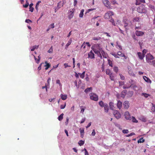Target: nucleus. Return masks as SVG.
I'll return each mask as SVG.
<instances>
[{
    "instance_id": "1",
    "label": "nucleus",
    "mask_w": 155,
    "mask_h": 155,
    "mask_svg": "<svg viewBox=\"0 0 155 155\" xmlns=\"http://www.w3.org/2000/svg\"><path fill=\"white\" fill-rule=\"evenodd\" d=\"M129 83L130 84V87H131L135 91H137L138 90H140L142 88L141 87H138L134 81L131 80L129 81Z\"/></svg>"
},
{
    "instance_id": "2",
    "label": "nucleus",
    "mask_w": 155,
    "mask_h": 155,
    "mask_svg": "<svg viewBox=\"0 0 155 155\" xmlns=\"http://www.w3.org/2000/svg\"><path fill=\"white\" fill-rule=\"evenodd\" d=\"M138 12L141 13H145L147 12V8L144 5H141L138 7L137 9Z\"/></svg>"
},
{
    "instance_id": "3",
    "label": "nucleus",
    "mask_w": 155,
    "mask_h": 155,
    "mask_svg": "<svg viewBox=\"0 0 155 155\" xmlns=\"http://www.w3.org/2000/svg\"><path fill=\"white\" fill-rule=\"evenodd\" d=\"M89 95L91 100L95 101H97L98 100V96L95 94L92 93L90 94Z\"/></svg>"
},
{
    "instance_id": "4",
    "label": "nucleus",
    "mask_w": 155,
    "mask_h": 155,
    "mask_svg": "<svg viewBox=\"0 0 155 155\" xmlns=\"http://www.w3.org/2000/svg\"><path fill=\"white\" fill-rule=\"evenodd\" d=\"M114 15V13L113 12L109 11L105 14L104 18L105 19H108Z\"/></svg>"
},
{
    "instance_id": "5",
    "label": "nucleus",
    "mask_w": 155,
    "mask_h": 155,
    "mask_svg": "<svg viewBox=\"0 0 155 155\" xmlns=\"http://www.w3.org/2000/svg\"><path fill=\"white\" fill-rule=\"evenodd\" d=\"M102 2L104 5L105 6L108 8H111L110 3L108 0H102Z\"/></svg>"
},
{
    "instance_id": "6",
    "label": "nucleus",
    "mask_w": 155,
    "mask_h": 155,
    "mask_svg": "<svg viewBox=\"0 0 155 155\" xmlns=\"http://www.w3.org/2000/svg\"><path fill=\"white\" fill-rule=\"evenodd\" d=\"M113 114L115 117L117 119H119L121 117V114L117 110H114Z\"/></svg>"
},
{
    "instance_id": "7",
    "label": "nucleus",
    "mask_w": 155,
    "mask_h": 155,
    "mask_svg": "<svg viewBox=\"0 0 155 155\" xmlns=\"http://www.w3.org/2000/svg\"><path fill=\"white\" fill-rule=\"evenodd\" d=\"M146 57V61L148 62H149L150 61L152 60L154 58L153 56L149 54H147Z\"/></svg>"
},
{
    "instance_id": "8",
    "label": "nucleus",
    "mask_w": 155,
    "mask_h": 155,
    "mask_svg": "<svg viewBox=\"0 0 155 155\" xmlns=\"http://www.w3.org/2000/svg\"><path fill=\"white\" fill-rule=\"evenodd\" d=\"M94 47L96 48L97 49H98V51L101 53V54H102L104 53V51L102 50V49L100 46L98 44L95 45L94 46Z\"/></svg>"
},
{
    "instance_id": "9",
    "label": "nucleus",
    "mask_w": 155,
    "mask_h": 155,
    "mask_svg": "<svg viewBox=\"0 0 155 155\" xmlns=\"http://www.w3.org/2000/svg\"><path fill=\"white\" fill-rule=\"evenodd\" d=\"M117 55L120 56V57H123V60H124L126 59L127 57L125 55V54L124 53H122L121 51H119L117 52Z\"/></svg>"
},
{
    "instance_id": "10",
    "label": "nucleus",
    "mask_w": 155,
    "mask_h": 155,
    "mask_svg": "<svg viewBox=\"0 0 155 155\" xmlns=\"http://www.w3.org/2000/svg\"><path fill=\"white\" fill-rule=\"evenodd\" d=\"M125 118L127 120H129L130 119V116L129 113L127 111H126L124 113Z\"/></svg>"
},
{
    "instance_id": "11",
    "label": "nucleus",
    "mask_w": 155,
    "mask_h": 155,
    "mask_svg": "<svg viewBox=\"0 0 155 155\" xmlns=\"http://www.w3.org/2000/svg\"><path fill=\"white\" fill-rule=\"evenodd\" d=\"M129 103L127 101H125L123 103V105L125 108L128 109L129 107Z\"/></svg>"
},
{
    "instance_id": "12",
    "label": "nucleus",
    "mask_w": 155,
    "mask_h": 155,
    "mask_svg": "<svg viewBox=\"0 0 155 155\" xmlns=\"http://www.w3.org/2000/svg\"><path fill=\"white\" fill-rule=\"evenodd\" d=\"M88 58L91 59H93L94 58V54L93 52L92 51H91L88 54Z\"/></svg>"
},
{
    "instance_id": "13",
    "label": "nucleus",
    "mask_w": 155,
    "mask_h": 155,
    "mask_svg": "<svg viewBox=\"0 0 155 155\" xmlns=\"http://www.w3.org/2000/svg\"><path fill=\"white\" fill-rule=\"evenodd\" d=\"M91 49L93 50L95 54H97V55H99V54L101 53L99 51L96 49L95 47L92 46L91 47Z\"/></svg>"
},
{
    "instance_id": "14",
    "label": "nucleus",
    "mask_w": 155,
    "mask_h": 155,
    "mask_svg": "<svg viewBox=\"0 0 155 155\" xmlns=\"http://www.w3.org/2000/svg\"><path fill=\"white\" fill-rule=\"evenodd\" d=\"M137 54L140 60H142L145 56V54H143L141 52H138L137 53Z\"/></svg>"
},
{
    "instance_id": "15",
    "label": "nucleus",
    "mask_w": 155,
    "mask_h": 155,
    "mask_svg": "<svg viewBox=\"0 0 155 155\" xmlns=\"http://www.w3.org/2000/svg\"><path fill=\"white\" fill-rule=\"evenodd\" d=\"M74 10L72 9L71 11H70V12L71 13L68 15V18L69 19H70L72 18L74 16Z\"/></svg>"
},
{
    "instance_id": "16",
    "label": "nucleus",
    "mask_w": 155,
    "mask_h": 155,
    "mask_svg": "<svg viewBox=\"0 0 155 155\" xmlns=\"http://www.w3.org/2000/svg\"><path fill=\"white\" fill-rule=\"evenodd\" d=\"M135 34L137 36H141L143 35L144 33L142 31H136Z\"/></svg>"
},
{
    "instance_id": "17",
    "label": "nucleus",
    "mask_w": 155,
    "mask_h": 155,
    "mask_svg": "<svg viewBox=\"0 0 155 155\" xmlns=\"http://www.w3.org/2000/svg\"><path fill=\"white\" fill-rule=\"evenodd\" d=\"M143 78L145 81L149 83H151V81L149 78L147 77L146 76H143Z\"/></svg>"
},
{
    "instance_id": "18",
    "label": "nucleus",
    "mask_w": 155,
    "mask_h": 155,
    "mask_svg": "<svg viewBox=\"0 0 155 155\" xmlns=\"http://www.w3.org/2000/svg\"><path fill=\"white\" fill-rule=\"evenodd\" d=\"M127 91L126 90H124L121 93L120 97L123 98H124L126 94H127Z\"/></svg>"
},
{
    "instance_id": "19",
    "label": "nucleus",
    "mask_w": 155,
    "mask_h": 155,
    "mask_svg": "<svg viewBox=\"0 0 155 155\" xmlns=\"http://www.w3.org/2000/svg\"><path fill=\"white\" fill-rule=\"evenodd\" d=\"M122 102L120 101H118L117 106L118 108L119 109H121L122 106Z\"/></svg>"
},
{
    "instance_id": "20",
    "label": "nucleus",
    "mask_w": 155,
    "mask_h": 155,
    "mask_svg": "<svg viewBox=\"0 0 155 155\" xmlns=\"http://www.w3.org/2000/svg\"><path fill=\"white\" fill-rule=\"evenodd\" d=\"M79 130L80 132L81 137L83 138L84 134V130L83 128L81 129L80 128L79 129Z\"/></svg>"
},
{
    "instance_id": "21",
    "label": "nucleus",
    "mask_w": 155,
    "mask_h": 155,
    "mask_svg": "<svg viewBox=\"0 0 155 155\" xmlns=\"http://www.w3.org/2000/svg\"><path fill=\"white\" fill-rule=\"evenodd\" d=\"M45 63L46 64V65H45V66L46 67L45 69L46 70H47L50 67L51 65L49 63H48L47 61H45Z\"/></svg>"
},
{
    "instance_id": "22",
    "label": "nucleus",
    "mask_w": 155,
    "mask_h": 155,
    "mask_svg": "<svg viewBox=\"0 0 155 155\" xmlns=\"http://www.w3.org/2000/svg\"><path fill=\"white\" fill-rule=\"evenodd\" d=\"M60 96L61 98L63 100H65L67 97V95L66 94H61Z\"/></svg>"
},
{
    "instance_id": "23",
    "label": "nucleus",
    "mask_w": 155,
    "mask_h": 155,
    "mask_svg": "<svg viewBox=\"0 0 155 155\" xmlns=\"http://www.w3.org/2000/svg\"><path fill=\"white\" fill-rule=\"evenodd\" d=\"M33 56L34 58L35 59L36 61V63H37V64H38L40 62V61L41 59V58L40 57V55H39L38 56V59L36 58L35 55H33Z\"/></svg>"
},
{
    "instance_id": "24",
    "label": "nucleus",
    "mask_w": 155,
    "mask_h": 155,
    "mask_svg": "<svg viewBox=\"0 0 155 155\" xmlns=\"http://www.w3.org/2000/svg\"><path fill=\"white\" fill-rule=\"evenodd\" d=\"M109 104L110 109L112 110H114V103L112 102H110Z\"/></svg>"
},
{
    "instance_id": "25",
    "label": "nucleus",
    "mask_w": 155,
    "mask_h": 155,
    "mask_svg": "<svg viewBox=\"0 0 155 155\" xmlns=\"http://www.w3.org/2000/svg\"><path fill=\"white\" fill-rule=\"evenodd\" d=\"M33 4L32 3H31L29 5V11L31 12H33V11L34 8L32 7Z\"/></svg>"
},
{
    "instance_id": "26",
    "label": "nucleus",
    "mask_w": 155,
    "mask_h": 155,
    "mask_svg": "<svg viewBox=\"0 0 155 155\" xmlns=\"http://www.w3.org/2000/svg\"><path fill=\"white\" fill-rule=\"evenodd\" d=\"M63 2H58V8H61V7H62L63 6Z\"/></svg>"
},
{
    "instance_id": "27",
    "label": "nucleus",
    "mask_w": 155,
    "mask_h": 155,
    "mask_svg": "<svg viewBox=\"0 0 155 155\" xmlns=\"http://www.w3.org/2000/svg\"><path fill=\"white\" fill-rule=\"evenodd\" d=\"M140 2L143 3H145V0H136V5H138L140 4Z\"/></svg>"
},
{
    "instance_id": "28",
    "label": "nucleus",
    "mask_w": 155,
    "mask_h": 155,
    "mask_svg": "<svg viewBox=\"0 0 155 155\" xmlns=\"http://www.w3.org/2000/svg\"><path fill=\"white\" fill-rule=\"evenodd\" d=\"M72 42V40L71 39H70V40L68 41V43L66 45V48H68L69 45H70L71 43Z\"/></svg>"
},
{
    "instance_id": "29",
    "label": "nucleus",
    "mask_w": 155,
    "mask_h": 155,
    "mask_svg": "<svg viewBox=\"0 0 155 155\" xmlns=\"http://www.w3.org/2000/svg\"><path fill=\"white\" fill-rule=\"evenodd\" d=\"M140 18L138 17H135L134 18L133 21L134 22H138L140 21Z\"/></svg>"
},
{
    "instance_id": "30",
    "label": "nucleus",
    "mask_w": 155,
    "mask_h": 155,
    "mask_svg": "<svg viewBox=\"0 0 155 155\" xmlns=\"http://www.w3.org/2000/svg\"><path fill=\"white\" fill-rule=\"evenodd\" d=\"M105 112H107L109 110V107L107 104H105L104 107Z\"/></svg>"
},
{
    "instance_id": "31",
    "label": "nucleus",
    "mask_w": 155,
    "mask_h": 155,
    "mask_svg": "<svg viewBox=\"0 0 155 155\" xmlns=\"http://www.w3.org/2000/svg\"><path fill=\"white\" fill-rule=\"evenodd\" d=\"M140 120L144 122H146L147 121L146 118L144 117L143 116L141 117H140Z\"/></svg>"
},
{
    "instance_id": "32",
    "label": "nucleus",
    "mask_w": 155,
    "mask_h": 155,
    "mask_svg": "<svg viewBox=\"0 0 155 155\" xmlns=\"http://www.w3.org/2000/svg\"><path fill=\"white\" fill-rule=\"evenodd\" d=\"M145 140L143 139V137L140 138L138 140L137 142L138 143H143L144 142Z\"/></svg>"
},
{
    "instance_id": "33",
    "label": "nucleus",
    "mask_w": 155,
    "mask_h": 155,
    "mask_svg": "<svg viewBox=\"0 0 155 155\" xmlns=\"http://www.w3.org/2000/svg\"><path fill=\"white\" fill-rule=\"evenodd\" d=\"M84 9H82L80 12V13L79 14V16L80 18H82L83 17V15H84Z\"/></svg>"
},
{
    "instance_id": "34",
    "label": "nucleus",
    "mask_w": 155,
    "mask_h": 155,
    "mask_svg": "<svg viewBox=\"0 0 155 155\" xmlns=\"http://www.w3.org/2000/svg\"><path fill=\"white\" fill-rule=\"evenodd\" d=\"M85 72L84 71L82 74L78 73V74L80 75V76L81 78H84L85 76Z\"/></svg>"
},
{
    "instance_id": "35",
    "label": "nucleus",
    "mask_w": 155,
    "mask_h": 155,
    "mask_svg": "<svg viewBox=\"0 0 155 155\" xmlns=\"http://www.w3.org/2000/svg\"><path fill=\"white\" fill-rule=\"evenodd\" d=\"M64 115L63 113L61 114L58 117V120L61 121L63 119V116Z\"/></svg>"
},
{
    "instance_id": "36",
    "label": "nucleus",
    "mask_w": 155,
    "mask_h": 155,
    "mask_svg": "<svg viewBox=\"0 0 155 155\" xmlns=\"http://www.w3.org/2000/svg\"><path fill=\"white\" fill-rule=\"evenodd\" d=\"M41 1H38L36 4L35 8L37 11H38V6L39 5L40 3H41Z\"/></svg>"
},
{
    "instance_id": "37",
    "label": "nucleus",
    "mask_w": 155,
    "mask_h": 155,
    "mask_svg": "<svg viewBox=\"0 0 155 155\" xmlns=\"http://www.w3.org/2000/svg\"><path fill=\"white\" fill-rule=\"evenodd\" d=\"M92 89V87H88L85 90L84 92L85 93H87L88 92H90V91Z\"/></svg>"
},
{
    "instance_id": "38",
    "label": "nucleus",
    "mask_w": 155,
    "mask_h": 155,
    "mask_svg": "<svg viewBox=\"0 0 155 155\" xmlns=\"http://www.w3.org/2000/svg\"><path fill=\"white\" fill-rule=\"evenodd\" d=\"M106 74L109 75H110L112 74L110 70L109 69H107L106 70Z\"/></svg>"
},
{
    "instance_id": "39",
    "label": "nucleus",
    "mask_w": 155,
    "mask_h": 155,
    "mask_svg": "<svg viewBox=\"0 0 155 155\" xmlns=\"http://www.w3.org/2000/svg\"><path fill=\"white\" fill-rule=\"evenodd\" d=\"M110 78L112 81H114V76L113 74H112L109 75Z\"/></svg>"
},
{
    "instance_id": "40",
    "label": "nucleus",
    "mask_w": 155,
    "mask_h": 155,
    "mask_svg": "<svg viewBox=\"0 0 155 155\" xmlns=\"http://www.w3.org/2000/svg\"><path fill=\"white\" fill-rule=\"evenodd\" d=\"M142 95L143 96L147 98L149 96H150V95L148 94L147 93H142Z\"/></svg>"
},
{
    "instance_id": "41",
    "label": "nucleus",
    "mask_w": 155,
    "mask_h": 155,
    "mask_svg": "<svg viewBox=\"0 0 155 155\" xmlns=\"http://www.w3.org/2000/svg\"><path fill=\"white\" fill-rule=\"evenodd\" d=\"M112 55L114 56L116 58H119L117 54L115 53H110Z\"/></svg>"
},
{
    "instance_id": "42",
    "label": "nucleus",
    "mask_w": 155,
    "mask_h": 155,
    "mask_svg": "<svg viewBox=\"0 0 155 155\" xmlns=\"http://www.w3.org/2000/svg\"><path fill=\"white\" fill-rule=\"evenodd\" d=\"M78 143L80 146H81L84 144V141L82 140H81L79 141Z\"/></svg>"
},
{
    "instance_id": "43",
    "label": "nucleus",
    "mask_w": 155,
    "mask_h": 155,
    "mask_svg": "<svg viewBox=\"0 0 155 155\" xmlns=\"http://www.w3.org/2000/svg\"><path fill=\"white\" fill-rule=\"evenodd\" d=\"M101 38L100 37H94L92 38V39L94 40H100Z\"/></svg>"
},
{
    "instance_id": "44",
    "label": "nucleus",
    "mask_w": 155,
    "mask_h": 155,
    "mask_svg": "<svg viewBox=\"0 0 155 155\" xmlns=\"http://www.w3.org/2000/svg\"><path fill=\"white\" fill-rule=\"evenodd\" d=\"M152 107L151 110L153 112H155V105L153 103H152Z\"/></svg>"
},
{
    "instance_id": "45",
    "label": "nucleus",
    "mask_w": 155,
    "mask_h": 155,
    "mask_svg": "<svg viewBox=\"0 0 155 155\" xmlns=\"http://www.w3.org/2000/svg\"><path fill=\"white\" fill-rule=\"evenodd\" d=\"M99 103L100 105L102 107H104V106L105 105L102 101H100Z\"/></svg>"
},
{
    "instance_id": "46",
    "label": "nucleus",
    "mask_w": 155,
    "mask_h": 155,
    "mask_svg": "<svg viewBox=\"0 0 155 155\" xmlns=\"http://www.w3.org/2000/svg\"><path fill=\"white\" fill-rule=\"evenodd\" d=\"M132 121L134 123H137L138 121L136 119L135 117H132Z\"/></svg>"
},
{
    "instance_id": "47",
    "label": "nucleus",
    "mask_w": 155,
    "mask_h": 155,
    "mask_svg": "<svg viewBox=\"0 0 155 155\" xmlns=\"http://www.w3.org/2000/svg\"><path fill=\"white\" fill-rule=\"evenodd\" d=\"M128 72L129 74L130 75L134 76L135 75L134 74L133 72V71H131V69H130V70H129V71H128Z\"/></svg>"
},
{
    "instance_id": "48",
    "label": "nucleus",
    "mask_w": 155,
    "mask_h": 155,
    "mask_svg": "<svg viewBox=\"0 0 155 155\" xmlns=\"http://www.w3.org/2000/svg\"><path fill=\"white\" fill-rule=\"evenodd\" d=\"M38 46H36V45H35V46H34L33 47H32V48L31 49V51H34L35 49L36 48H38Z\"/></svg>"
},
{
    "instance_id": "49",
    "label": "nucleus",
    "mask_w": 155,
    "mask_h": 155,
    "mask_svg": "<svg viewBox=\"0 0 155 155\" xmlns=\"http://www.w3.org/2000/svg\"><path fill=\"white\" fill-rule=\"evenodd\" d=\"M81 110V113H82V114H83L84 112V111L85 109L84 108V107L83 106H81L80 107Z\"/></svg>"
},
{
    "instance_id": "50",
    "label": "nucleus",
    "mask_w": 155,
    "mask_h": 155,
    "mask_svg": "<svg viewBox=\"0 0 155 155\" xmlns=\"http://www.w3.org/2000/svg\"><path fill=\"white\" fill-rule=\"evenodd\" d=\"M29 5V3L27 1L26 2V4L25 5H23V6L25 8H27Z\"/></svg>"
},
{
    "instance_id": "51",
    "label": "nucleus",
    "mask_w": 155,
    "mask_h": 155,
    "mask_svg": "<svg viewBox=\"0 0 155 155\" xmlns=\"http://www.w3.org/2000/svg\"><path fill=\"white\" fill-rule=\"evenodd\" d=\"M122 132L124 134H127L129 133V130L127 129H124L122 130Z\"/></svg>"
},
{
    "instance_id": "52",
    "label": "nucleus",
    "mask_w": 155,
    "mask_h": 155,
    "mask_svg": "<svg viewBox=\"0 0 155 155\" xmlns=\"http://www.w3.org/2000/svg\"><path fill=\"white\" fill-rule=\"evenodd\" d=\"M128 94L130 97H132L133 94V92L132 91H129L128 93Z\"/></svg>"
},
{
    "instance_id": "53",
    "label": "nucleus",
    "mask_w": 155,
    "mask_h": 155,
    "mask_svg": "<svg viewBox=\"0 0 155 155\" xmlns=\"http://www.w3.org/2000/svg\"><path fill=\"white\" fill-rule=\"evenodd\" d=\"M108 64L111 67L113 66V64L112 61L110 60H108Z\"/></svg>"
},
{
    "instance_id": "54",
    "label": "nucleus",
    "mask_w": 155,
    "mask_h": 155,
    "mask_svg": "<svg viewBox=\"0 0 155 155\" xmlns=\"http://www.w3.org/2000/svg\"><path fill=\"white\" fill-rule=\"evenodd\" d=\"M114 71L116 73H117L118 72V68L117 67H115L114 68Z\"/></svg>"
},
{
    "instance_id": "55",
    "label": "nucleus",
    "mask_w": 155,
    "mask_h": 155,
    "mask_svg": "<svg viewBox=\"0 0 155 155\" xmlns=\"http://www.w3.org/2000/svg\"><path fill=\"white\" fill-rule=\"evenodd\" d=\"M120 79L122 80H124L125 79L124 77L121 74H120Z\"/></svg>"
},
{
    "instance_id": "56",
    "label": "nucleus",
    "mask_w": 155,
    "mask_h": 155,
    "mask_svg": "<svg viewBox=\"0 0 155 155\" xmlns=\"http://www.w3.org/2000/svg\"><path fill=\"white\" fill-rule=\"evenodd\" d=\"M56 83L57 84H58L60 86H61V84L60 82V81L59 80H57L56 81Z\"/></svg>"
},
{
    "instance_id": "57",
    "label": "nucleus",
    "mask_w": 155,
    "mask_h": 155,
    "mask_svg": "<svg viewBox=\"0 0 155 155\" xmlns=\"http://www.w3.org/2000/svg\"><path fill=\"white\" fill-rule=\"evenodd\" d=\"M44 64L43 63H41L40 65L38 67V71H39L41 69V65L42 64Z\"/></svg>"
},
{
    "instance_id": "58",
    "label": "nucleus",
    "mask_w": 155,
    "mask_h": 155,
    "mask_svg": "<svg viewBox=\"0 0 155 155\" xmlns=\"http://www.w3.org/2000/svg\"><path fill=\"white\" fill-rule=\"evenodd\" d=\"M134 135H135V133L134 132H132L130 134H128L126 136V137H129L130 136H132Z\"/></svg>"
},
{
    "instance_id": "59",
    "label": "nucleus",
    "mask_w": 155,
    "mask_h": 155,
    "mask_svg": "<svg viewBox=\"0 0 155 155\" xmlns=\"http://www.w3.org/2000/svg\"><path fill=\"white\" fill-rule=\"evenodd\" d=\"M110 21L112 23V25H115L114 21L113 19H111L110 20Z\"/></svg>"
},
{
    "instance_id": "60",
    "label": "nucleus",
    "mask_w": 155,
    "mask_h": 155,
    "mask_svg": "<svg viewBox=\"0 0 155 155\" xmlns=\"http://www.w3.org/2000/svg\"><path fill=\"white\" fill-rule=\"evenodd\" d=\"M111 2L113 5L117 4V2L115 0H112V1Z\"/></svg>"
},
{
    "instance_id": "61",
    "label": "nucleus",
    "mask_w": 155,
    "mask_h": 155,
    "mask_svg": "<svg viewBox=\"0 0 155 155\" xmlns=\"http://www.w3.org/2000/svg\"><path fill=\"white\" fill-rule=\"evenodd\" d=\"M151 63V64H150L152 65L153 66L155 67V60L153 61Z\"/></svg>"
},
{
    "instance_id": "62",
    "label": "nucleus",
    "mask_w": 155,
    "mask_h": 155,
    "mask_svg": "<svg viewBox=\"0 0 155 155\" xmlns=\"http://www.w3.org/2000/svg\"><path fill=\"white\" fill-rule=\"evenodd\" d=\"M65 106L66 104H65L64 105H61L60 108L61 109H63L65 107Z\"/></svg>"
},
{
    "instance_id": "63",
    "label": "nucleus",
    "mask_w": 155,
    "mask_h": 155,
    "mask_svg": "<svg viewBox=\"0 0 155 155\" xmlns=\"http://www.w3.org/2000/svg\"><path fill=\"white\" fill-rule=\"evenodd\" d=\"M25 21L26 22L28 23H29L30 22L31 23L32 22L31 20L28 19H26Z\"/></svg>"
},
{
    "instance_id": "64",
    "label": "nucleus",
    "mask_w": 155,
    "mask_h": 155,
    "mask_svg": "<svg viewBox=\"0 0 155 155\" xmlns=\"http://www.w3.org/2000/svg\"><path fill=\"white\" fill-rule=\"evenodd\" d=\"M52 47H51V48L48 51V52L49 53H52L53 51V49L52 48Z\"/></svg>"
}]
</instances>
